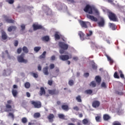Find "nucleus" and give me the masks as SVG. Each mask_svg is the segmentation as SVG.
Wrapping results in <instances>:
<instances>
[{
	"mask_svg": "<svg viewBox=\"0 0 125 125\" xmlns=\"http://www.w3.org/2000/svg\"><path fill=\"white\" fill-rule=\"evenodd\" d=\"M22 51L23 53H22L20 56L17 57L18 61L20 63H28V60L24 59L25 57V53L27 54L29 53V49L26 46H23L22 47Z\"/></svg>",
	"mask_w": 125,
	"mask_h": 125,
	"instance_id": "1",
	"label": "nucleus"
},
{
	"mask_svg": "<svg viewBox=\"0 0 125 125\" xmlns=\"http://www.w3.org/2000/svg\"><path fill=\"white\" fill-rule=\"evenodd\" d=\"M85 12H87L89 14H93V11L96 15H99L98 10L94 7H91L90 5L87 4L83 9Z\"/></svg>",
	"mask_w": 125,
	"mask_h": 125,
	"instance_id": "2",
	"label": "nucleus"
},
{
	"mask_svg": "<svg viewBox=\"0 0 125 125\" xmlns=\"http://www.w3.org/2000/svg\"><path fill=\"white\" fill-rule=\"evenodd\" d=\"M59 45L60 48H61L60 50V54H64L65 51L67 50L68 49V44L65 43L64 42H59Z\"/></svg>",
	"mask_w": 125,
	"mask_h": 125,
	"instance_id": "3",
	"label": "nucleus"
},
{
	"mask_svg": "<svg viewBox=\"0 0 125 125\" xmlns=\"http://www.w3.org/2000/svg\"><path fill=\"white\" fill-rule=\"evenodd\" d=\"M10 104H13L12 100H8L7 101V104H5L6 109H5V112H12L13 109H12V106Z\"/></svg>",
	"mask_w": 125,
	"mask_h": 125,
	"instance_id": "4",
	"label": "nucleus"
},
{
	"mask_svg": "<svg viewBox=\"0 0 125 125\" xmlns=\"http://www.w3.org/2000/svg\"><path fill=\"white\" fill-rule=\"evenodd\" d=\"M107 15L108 16V18L111 21L116 22V21L118 20V18H117V16L116 15V14L111 11H109L107 12Z\"/></svg>",
	"mask_w": 125,
	"mask_h": 125,
	"instance_id": "5",
	"label": "nucleus"
},
{
	"mask_svg": "<svg viewBox=\"0 0 125 125\" xmlns=\"http://www.w3.org/2000/svg\"><path fill=\"white\" fill-rule=\"evenodd\" d=\"M31 103L32 105L34 106V108H37V109H40V108H42V103L40 101H32L31 102Z\"/></svg>",
	"mask_w": 125,
	"mask_h": 125,
	"instance_id": "6",
	"label": "nucleus"
},
{
	"mask_svg": "<svg viewBox=\"0 0 125 125\" xmlns=\"http://www.w3.org/2000/svg\"><path fill=\"white\" fill-rule=\"evenodd\" d=\"M72 58V55L70 54L69 55H61L59 56V59L60 60L62 61H67V60H69V59H71Z\"/></svg>",
	"mask_w": 125,
	"mask_h": 125,
	"instance_id": "7",
	"label": "nucleus"
},
{
	"mask_svg": "<svg viewBox=\"0 0 125 125\" xmlns=\"http://www.w3.org/2000/svg\"><path fill=\"white\" fill-rule=\"evenodd\" d=\"M32 26H33L34 31H37V30H40V29H42V30H43V31H45V28L43 27V26L41 25L34 24H33Z\"/></svg>",
	"mask_w": 125,
	"mask_h": 125,
	"instance_id": "8",
	"label": "nucleus"
},
{
	"mask_svg": "<svg viewBox=\"0 0 125 125\" xmlns=\"http://www.w3.org/2000/svg\"><path fill=\"white\" fill-rule=\"evenodd\" d=\"M86 16L88 19H90V20H91V21H94V22H97V21H98L97 18H96L93 16L90 15L89 14H86Z\"/></svg>",
	"mask_w": 125,
	"mask_h": 125,
	"instance_id": "9",
	"label": "nucleus"
},
{
	"mask_svg": "<svg viewBox=\"0 0 125 125\" xmlns=\"http://www.w3.org/2000/svg\"><path fill=\"white\" fill-rule=\"evenodd\" d=\"M48 93L51 95H57L59 93V91L56 90V89H54L53 90H48Z\"/></svg>",
	"mask_w": 125,
	"mask_h": 125,
	"instance_id": "10",
	"label": "nucleus"
},
{
	"mask_svg": "<svg viewBox=\"0 0 125 125\" xmlns=\"http://www.w3.org/2000/svg\"><path fill=\"white\" fill-rule=\"evenodd\" d=\"M93 108H98L100 106V102L98 101H94L92 104Z\"/></svg>",
	"mask_w": 125,
	"mask_h": 125,
	"instance_id": "11",
	"label": "nucleus"
},
{
	"mask_svg": "<svg viewBox=\"0 0 125 125\" xmlns=\"http://www.w3.org/2000/svg\"><path fill=\"white\" fill-rule=\"evenodd\" d=\"M98 24L99 27H104V25H105V21L104 20V19L101 18L100 19V21L98 22Z\"/></svg>",
	"mask_w": 125,
	"mask_h": 125,
	"instance_id": "12",
	"label": "nucleus"
},
{
	"mask_svg": "<svg viewBox=\"0 0 125 125\" xmlns=\"http://www.w3.org/2000/svg\"><path fill=\"white\" fill-rule=\"evenodd\" d=\"M79 23L82 28H85V29L87 28V25L86 24V23H87V22L80 21H79Z\"/></svg>",
	"mask_w": 125,
	"mask_h": 125,
	"instance_id": "13",
	"label": "nucleus"
},
{
	"mask_svg": "<svg viewBox=\"0 0 125 125\" xmlns=\"http://www.w3.org/2000/svg\"><path fill=\"white\" fill-rule=\"evenodd\" d=\"M47 119L50 123H52L53 122V119H54V115L52 113H50L47 116Z\"/></svg>",
	"mask_w": 125,
	"mask_h": 125,
	"instance_id": "14",
	"label": "nucleus"
},
{
	"mask_svg": "<svg viewBox=\"0 0 125 125\" xmlns=\"http://www.w3.org/2000/svg\"><path fill=\"white\" fill-rule=\"evenodd\" d=\"M42 72L44 75L47 76L49 74V72H48V66H46L43 68Z\"/></svg>",
	"mask_w": 125,
	"mask_h": 125,
	"instance_id": "15",
	"label": "nucleus"
},
{
	"mask_svg": "<svg viewBox=\"0 0 125 125\" xmlns=\"http://www.w3.org/2000/svg\"><path fill=\"white\" fill-rule=\"evenodd\" d=\"M12 94L13 96H14L15 98L17 97V95H18V90L13 89L12 90Z\"/></svg>",
	"mask_w": 125,
	"mask_h": 125,
	"instance_id": "16",
	"label": "nucleus"
},
{
	"mask_svg": "<svg viewBox=\"0 0 125 125\" xmlns=\"http://www.w3.org/2000/svg\"><path fill=\"white\" fill-rule=\"evenodd\" d=\"M1 38L2 40H5L7 39V35H6V33L4 32L3 30L1 31Z\"/></svg>",
	"mask_w": 125,
	"mask_h": 125,
	"instance_id": "17",
	"label": "nucleus"
},
{
	"mask_svg": "<svg viewBox=\"0 0 125 125\" xmlns=\"http://www.w3.org/2000/svg\"><path fill=\"white\" fill-rule=\"evenodd\" d=\"M41 40L42 41V42H49V40H50V39L49 38V36H45L42 37L41 38Z\"/></svg>",
	"mask_w": 125,
	"mask_h": 125,
	"instance_id": "18",
	"label": "nucleus"
},
{
	"mask_svg": "<svg viewBox=\"0 0 125 125\" xmlns=\"http://www.w3.org/2000/svg\"><path fill=\"white\" fill-rule=\"evenodd\" d=\"M16 29H17V27L15 26H11L9 27L7 29L8 32H12V31H16Z\"/></svg>",
	"mask_w": 125,
	"mask_h": 125,
	"instance_id": "19",
	"label": "nucleus"
},
{
	"mask_svg": "<svg viewBox=\"0 0 125 125\" xmlns=\"http://www.w3.org/2000/svg\"><path fill=\"white\" fill-rule=\"evenodd\" d=\"M45 94V89L43 87H41L40 88V95L42 96V95H44Z\"/></svg>",
	"mask_w": 125,
	"mask_h": 125,
	"instance_id": "20",
	"label": "nucleus"
},
{
	"mask_svg": "<svg viewBox=\"0 0 125 125\" xmlns=\"http://www.w3.org/2000/svg\"><path fill=\"white\" fill-rule=\"evenodd\" d=\"M104 121H109L111 119V116L108 114H105L103 115Z\"/></svg>",
	"mask_w": 125,
	"mask_h": 125,
	"instance_id": "21",
	"label": "nucleus"
},
{
	"mask_svg": "<svg viewBox=\"0 0 125 125\" xmlns=\"http://www.w3.org/2000/svg\"><path fill=\"white\" fill-rule=\"evenodd\" d=\"M95 80L98 83V84H100V83H101V77L99 76H97L95 77Z\"/></svg>",
	"mask_w": 125,
	"mask_h": 125,
	"instance_id": "22",
	"label": "nucleus"
},
{
	"mask_svg": "<svg viewBox=\"0 0 125 125\" xmlns=\"http://www.w3.org/2000/svg\"><path fill=\"white\" fill-rule=\"evenodd\" d=\"M62 109L64 111H69V106L67 104H63L62 105Z\"/></svg>",
	"mask_w": 125,
	"mask_h": 125,
	"instance_id": "23",
	"label": "nucleus"
},
{
	"mask_svg": "<svg viewBox=\"0 0 125 125\" xmlns=\"http://www.w3.org/2000/svg\"><path fill=\"white\" fill-rule=\"evenodd\" d=\"M78 35L80 37V38L82 41H83V40H84V34H83V32L80 31L78 33Z\"/></svg>",
	"mask_w": 125,
	"mask_h": 125,
	"instance_id": "24",
	"label": "nucleus"
},
{
	"mask_svg": "<svg viewBox=\"0 0 125 125\" xmlns=\"http://www.w3.org/2000/svg\"><path fill=\"white\" fill-rule=\"evenodd\" d=\"M106 57L107 58L108 61L109 62V63H110V65H112L113 63H114V61L113 60V59H112V58H111V57H110L107 55H106Z\"/></svg>",
	"mask_w": 125,
	"mask_h": 125,
	"instance_id": "25",
	"label": "nucleus"
},
{
	"mask_svg": "<svg viewBox=\"0 0 125 125\" xmlns=\"http://www.w3.org/2000/svg\"><path fill=\"white\" fill-rule=\"evenodd\" d=\"M109 28L112 29L113 31H115L116 30V25L114 23H109Z\"/></svg>",
	"mask_w": 125,
	"mask_h": 125,
	"instance_id": "26",
	"label": "nucleus"
},
{
	"mask_svg": "<svg viewBox=\"0 0 125 125\" xmlns=\"http://www.w3.org/2000/svg\"><path fill=\"white\" fill-rule=\"evenodd\" d=\"M5 19V21L6 22H7V23H14V20H12V19H9L8 18H6V16L4 17Z\"/></svg>",
	"mask_w": 125,
	"mask_h": 125,
	"instance_id": "27",
	"label": "nucleus"
},
{
	"mask_svg": "<svg viewBox=\"0 0 125 125\" xmlns=\"http://www.w3.org/2000/svg\"><path fill=\"white\" fill-rule=\"evenodd\" d=\"M41 49H42V47L41 46H36L34 48V51L36 53L39 52Z\"/></svg>",
	"mask_w": 125,
	"mask_h": 125,
	"instance_id": "28",
	"label": "nucleus"
},
{
	"mask_svg": "<svg viewBox=\"0 0 125 125\" xmlns=\"http://www.w3.org/2000/svg\"><path fill=\"white\" fill-rule=\"evenodd\" d=\"M46 55V51H44L42 54L40 55L39 58L40 59H44L45 58V56Z\"/></svg>",
	"mask_w": 125,
	"mask_h": 125,
	"instance_id": "29",
	"label": "nucleus"
},
{
	"mask_svg": "<svg viewBox=\"0 0 125 125\" xmlns=\"http://www.w3.org/2000/svg\"><path fill=\"white\" fill-rule=\"evenodd\" d=\"M30 74L31 76H33V77L35 79L39 78V75H38V73H34V72H30Z\"/></svg>",
	"mask_w": 125,
	"mask_h": 125,
	"instance_id": "30",
	"label": "nucleus"
},
{
	"mask_svg": "<svg viewBox=\"0 0 125 125\" xmlns=\"http://www.w3.org/2000/svg\"><path fill=\"white\" fill-rule=\"evenodd\" d=\"M82 123L83 125H90L89 122H88V120L86 119H84L82 121Z\"/></svg>",
	"mask_w": 125,
	"mask_h": 125,
	"instance_id": "31",
	"label": "nucleus"
},
{
	"mask_svg": "<svg viewBox=\"0 0 125 125\" xmlns=\"http://www.w3.org/2000/svg\"><path fill=\"white\" fill-rule=\"evenodd\" d=\"M33 117L35 119H38V118H40V117H41V114L39 112H36L34 113Z\"/></svg>",
	"mask_w": 125,
	"mask_h": 125,
	"instance_id": "32",
	"label": "nucleus"
},
{
	"mask_svg": "<svg viewBox=\"0 0 125 125\" xmlns=\"http://www.w3.org/2000/svg\"><path fill=\"white\" fill-rule=\"evenodd\" d=\"M90 86H91V87H95L96 86V83L95 81H92L90 84H89Z\"/></svg>",
	"mask_w": 125,
	"mask_h": 125,
	"instance_id": "33",
	"label": "nucleus"
},
{
	"mask_svg": "<svg viewBox=\"0 0 125 125\" xmlns=\"http://www.w3.org/2000/svg\"><path fill=\"white\" fill-rule=\"evenodd\" d=\"M76 99L77 102L81 103L82 102V97L81 95H78L77 97H76Z\"/></svg>",
	"mask_w": 125,
	"mask_h": 125,
	"instance_id": "34",
	"label": "nucleus"
},
{
	"mask_svg": "<svg viewBox=\"0 0 125 125\" xmlns=\"http://www.w3.org/2000/svg\"><path fill=\"white\" fill-rule=\"evenodd\" d=\"M24 86L25 88H30V87H31V84L29 82H26L24 83Z\"/></svg>",
	"mask_w": 125,
	"mask_h": 125,
	"instance_id": "35",
	"label": "nucleus"
},
{
	"mask_svg": "<svg viewBox=\"0 0 125 125\" xmlns=\"http://www.w3.org/2000/svg\"><path fill=\"white\" fill-rule=\"evenodd\" d=\"M84 93L85 94H92V90L89 89V90H86L84 91Z\"/></svg>",
	"mask_w": 125,
	"mask_h": 125,
	"instance_id": "36",
	"label": "nucleus"
},
{
	"mask_svg": "<svg viewBox=\"0 0 125 125\" xmlns=\"http://www.w3.org/2000/svg\"><path fill=\"white\" fill-rule=\"evenodd\" d=\"M55 39L56 40H60V35L58 34L57 32L55 33Z\"/></svg>",
	"mask_w": 125,
	"mask_h": 125,
	"instance_id": "37",
	"label": "nucleus"
},
{
	"mask_svg": "<svg viewBox=\"0 0 125 125\" xmlns=\"http://www.w3.org/2000/svg\"><path fill=\"white\" fill-rule=\"evenodd\" d=\"M95 120L96 122L98 123H100L101 122V116H98L95 117Z\"/></svg>",
	"mask_w": 125,
	"mask_h": 125,
	"instance_id": "38",
	"label": "nucleus"
},
{
	"mask_svg": "<svg viewBox=\"0 0 125 125\" xmlns=\"http://www.w3.org/2000/svg\"><path fill=\"white\" fill-rule=\"evenodd\" d=\"M27 122L28 120H27L26 117H23L21 119V122L22 124H27Z\"/></svg>",
	"mask_w": 125,
	"mask_h": 125,
	"instance_id": "39",
	"label": "nucleus"
},
{
	"mask_svg": "<svg viewBox=\"0 0 125 125\" xmlns=\"http://www.w3.org/2000/svg\"><path fill=\"white\" fill-rule=\"evenodd\" d=\"M58 117L60 119H61L62 120H65V115H64V114H58Z\"/></svg>",
	"mask_w": 125,
	"mask_h": 125,
	"instance_id": "40",
	"label": "nucleus"
},
{
	"mask_svg": "<svg viewBox=\"0 0 125 125\" xmlns=\"http://www.w3.org/2000/svg\"><path fill=\"white\" fill-rule=\"evenodd\" d=\"M8 117H10L12 119L13 121L14 120V114L11 112L9 113Z\"/></svg>",
	"mask_w": 125,
	"mask_h": 125,
	"instance_id": "41",
	"label": "nucleus"
},
{
	"mask_svg": "<svg viewBox=\"0 0 125 125\" xmlns=\"http://www.w3.org/2000/svg\"><path fill=\"white\" fill-rule=\"evenodd\" d=\"M119 73L120 74V78H121V79H125V75L123 74L122 70H119Z\"/></svg>",
	"mask_w": 125,
	"mask_h": 125,
	"instance_id": "42",
	"label": "nucleus"
},
{
	"mask_svg": "<svg viewBox=\"0 0 125 125\" xmlns=\"http://www.w3.org/2000/svg\"><path fill=\"white\" fill-rule=\"evenodd\" d=\"M6 1L9 4H13L14 3V0H6Z\"/></svg>",
	"mask_w": 125,
	"mask_h": 125,
	"instance_id": "43",
	"label": "nucleus"
},
{
	"mask_svg": "<svg viewBox=\"0 0 125 125\" xmlns=\"http://www.w3.org/2000/svg\"><path fill=\"white\" fill-rule=\"evenodd\" d=\"M112 125H122V124H121L119 121H114L112 123Z\"/></svg>",
	"mask_w": 125,
	"mask_h": 125,
	"instance_id": "44",
	"label": "nucleus"
},
{
	"mask_svg": "<svg viewBox=\"0 0 125 125\" xmlns=\"http://www.w3.org/2000/svg\"><path fill=\"white\" fill-rule=\"evenodd\" d=\"M17 52L18 54H20L22 52V48L19 47L17 50Z\"/></svg>",
	"mask_w": 125,
	"mask_h": 125,
	"instance_id": "45",
	"label": "nucleus"
},
{
	"mask_svg": "<svg viewBox=\"0 0 125 125\" xmlns=\"http://www.w3.org/2000/svg\"><path fill=\"white\" fill-rule=\"evenodd\" d=\"M115 79H120V76L118 75V72H115L114 74Z\"/></svg>",
	"mask_w": 125,
	"mask_h": 125,
	"instance_id": "46",
	"label": "nucleus"
},
{
	"mask_svg": "<svg viewBox=\"0 0 125 125\" xmlns=\"http://www.w3.org/2000/svg\"><path fill=\"white\" fill-rule=\"evenodd\" d=\"M68 84L70 85V86H72V85H74V81L73 80H70L68 82Z\"/></svg>",
	"mask_w": 125,
	"mask_h": 125,
	"instance_id": "47",
	"label": "nucleus"
},
{
	"mask_svg": "<svg viewBox=\"0 0 125 125\" xmlns=\"http://www.w3.org/2000/svg\"><path fill=\"white\" fill-rule=\"evenodd\" d=\"M102 87H104V88H106L107 86H106V83L105 82H103L101 84Z\"/></svg>",
	"mask_w": 125,
	"mask_h": 125,
	"instance_id": "48",
	"label": "nucleus"
},
{
	"mask_svg": "<svg viewBox=\"0 0 125 125\" xmlns=\"http://www.w3.org/2000/svg\"><path fill=\"white\" fill-rule=\"evenodd\" d=\"M55 66L54 65V64L53 63H51L49 65V68L51 69V70H52V69H54V67Z\"/></svg>",
	"mask_w": 125,
	"mask_h": 125,
	"instance_id": "49",
	"label": "nucleus"
},
{
	"mask_svg": "<svg viewBox=\"0 0 125 125\" xmlns=\"http://www.w3.org/2000/svg\"><path fill=\"white\" fill-rule=\"evenodd\" d=\"M92 69H93L94 70H96V69H97V66L95 65V63H94L93 64H92Z\"/></svg>",
	"mask_w": 125,
	"mask_h": 125,
	"instance_id": "50",
	"label": "nucleus"
},
{
	"mask_svg": "<svg viewBox=\"0 0 125 125\" xmlns=\"http://www.w3.org/2000/svg\"><path fill=\"white\" fill-rule=\"evenodd\" d=\"M19 43V42H18V41L16 40L14 42V45L15 46H18V44Z\"/></svg>",
	"mask_w": 125,
	"mask_h": 125,
	"instance_id": "51",
	"label": "nucleus"
},
{
	"mask_svg": "<svg viewBox=\"0 0 125 125\" xmlns=\"http://www.w3.org/2000/svg\"><path fill=\"white\" fill-rule=\"evenodd\" d=\"M73 109L75 111H79V110H80V108H79V107L78 106H75L73 107Z\"/></svg>",
	"mask_w": 125,
	"mask_h": 125,
	"instance_id": "52",
	"label": "nucleus"
},
{
	"mask_svg": "<svg viewBox=\"0 0 125 125\" xmlns=\"http://www.w3.org/2000/svg\"><path fill=\"white\" fill-rule=\"evenodd\" d=\"M52 83H53L52 80H49L48 81V84H49V85H52Z\"/></svg>",
	"mask_w": 125,
	"mask_h": 125,
	"instance_id": "53",
	"label": "nucleus"
},
{
	"mask_svg": "<svg viewBox=\"0 0 125 125\" xmlns=\"http://www.w3.org/2000/svg\"><path fill=\"white\" fill-rule=\"evenodd\" d=\"M92 36V31L91 30L89 31V34H87V37H90Z\"/></svg>",
	"mask_w": 125,
	"mask_h": 125,
	"instance_id": "54",
	"label": "nucleus"
},
{
	"mask_svg": "<svg viewBox=\"0 0 125 125\" xmlns=\"http://www.w3.org/2000/svg\"><path fill=\"white\" fill-rule=\"evenodd\" d=\"M21 28L22 31H24V30H25V24H21Z\"/></svg>",
	"mask_w": 125,
	"mask_h": 125,
	"instance_id": "55",
	"label": "nucleus"
},
{
	"mask_svg": "<svg viewBox=\"0 0 125 125\" xmlns=\"http://www.w3.org/2000/svg\"><path fill=\"white\" fill-rule=\"evenodd\" d=\"M55 72H56V73L57 74V76H58L59 73V72H60L59 68H57L56 69V70H55Z\"/></svg>",
	"mask_w": 125,
	"mask_h": 125,
	"instance_id": "56",
	"label": "nucleus"
},
{
	"mask_svg": "<svg viewBox=\"0 0 125 125\" xmlns=\"http://www.w3.org/2000/svg\"><path fill=\"white\" fill-rule=\"evenodd\" d=\"M84 76L86 77L87 78V77H89V73H85L84 74Z\"/></svg>",
	"mask_w": 125,
	"mask_h": 125,
	"instance_id": "57",
	"label": "nucleus"
},
{
	"mask_svg": "<svg viewBox=\"0 0 125 125\" xmlns=\"http://www.w3.org/2000/svg\"><path fill=\"white\" fill-rule=\"evenodd\" d=\"M51 60L52 61H54V60H55V56H52L51 57Z\"/></svg>",
	"mask_w": 125,
	"mask_h": 125,
	"instance_id": "58",
	"label": "nucleus"
},
{
	"mask_svg": "<svg viewBox=\"0 0 125 125\" xmlns=\"http://www.w3.org/2000/svg\"><path fill=\"white\" fill-rule=\"evenodd\" d=\"M13 89H15L16 88H18V86L16 84H14L13 86Z\"/></svg>",
	"mask_w": 125,
	"mask_h": 125,
	"instance_id": "59",
	"label": "nucleus"
},
{
	"mask_svg": "<svg viewBox=\"0 0 125 125\" xmlns=\"http://www.w3.org/2000/svg\"><path fill=\"white\" fill-rule=\"evenodd\" d=\"M26 96H27V97H30L31 94H30V93L27 92H26Z\"/></svg>",
	"mask_w": 125,
	"mask_h": 125,
	"instance_id": "60",
	"label": "nucleus"
},
{
	"mask_svg": "<svg viewBox=\"0 0 125 125\" xmlns=\"http://www.w3.org/2000/svg\"><path fill=\"white\" fill-rule=\"evenodd\" d=\"M38 68L39 71H42V66L41 65H39Z\"/></svg>",
	"mask_w": 125,
	"mask_h": 125,
	"instance_id": "61",
	"label": "nucleus"
},
{
	"mask_svg": "<svg viewBox=\"0 0 125 125\" xmlns=\"http://www.w3.org/2000/svg\"><path fill=\"white\" fill-rule=\"evenodd\" d=\"M73 60H75V61H77L78 58V57H74L73 58Z\"/></svg>",
	"mask_w": 125,
	"mask_h": 125,
	"instance_id": "62",
	"label": "nucleus"
},
{
	"mask_svg": "<svg viewBox=\"0 0 125 125\" xmlns=\"http://www.w3.org/2000/svg\"><path fill=\"white\" fill-rule=\"evenodd\" d=\"M57 105H61V102L58 101L57 102Z\"/></svg>",
	"mask_w": 125,
	"mask_h": 125,
	"instance_id": "63",
	"label": "nucleus"
},
{
	"mask_svg": "<svg viewBox=\"0 0 125 125\" xmlns=\"http://www.w3.org/2000/svg\"><path fill=\"white\" fill-rule=\"evenodd\" d=\"M83 115L82 113H80L79 114V118H83Z\"/></svg>",
	"mask_w": 125,
	"mask_h": 125,
	"instance_id": "64",
	"label": "nucleus"
}]
</instances>
